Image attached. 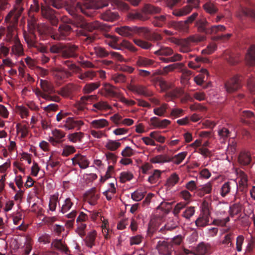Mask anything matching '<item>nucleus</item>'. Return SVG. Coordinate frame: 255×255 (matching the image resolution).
<instances>
[{
	"label": "nucleus",
	"instance_id": "f257e3e1",
	"mask_svg": "<svg viewBox=\"0 0 255 255\" xmlns=\"http://www.w3.org/2000/svg\"><path fill=\"white\" fill-rule=\"evenodd\" d=\"M23 9L22 6L18 4L5 16L4 21L8 24L7 26L5 37V40L6 42L11 43L14 41L15 39L17 40L19 39L16 32V28L18 18Z\"/></svg>",
	"mask_w": 255,
	"mask_h": 255
},
{
	"label": "nucleus",
	"instance_id": "f03ea898",
	"mask_svg": "<svg viewBox=\"0 0 255 255\" xmlns=\"http://www.w3.org/2000/svg\"><path fill=\"white\" fill-rule=\"evenodd\" d=\"M78 11H76L73 8V5L70 9L69 10V13L73 17L72 23L76 26L82 28L84 29L87 30L89 31H92L94 30H105L107 25L99 21H94L92 22H87L83 17L77 13Z\"/></svg>",
	"mask_w": 255,
	"mask_h": 255
},
{
	"label": "nucleus",
	"instance_id": "7ed1b4c3",
	"mask_svg": "<svg viewBox=\"0 0 255 255\" xmlns=\"http://www.w3.org/2000/svg\"><path fill=\"white\" fill-rule=\"evenodd\" d=\"M156 248L159 254L162 255H171L174 252L175 255H189L192 254L191 251L182 247L176 249L170 242L165 240L159 241Z\"/></svg>",
	"mask_w": 255,
	"mask_h": 255
},
{
	"label": "nucleus",
	"instance_id": "20e7f679",
	"mask_svg": "<svg viewBox=\"0 0 255 255\" xmlns=\"http://www.w3.org/2000/svg\"><path fill=\"white\" fill-rule=\"evenodd\" d=\"M198 31L206 34L214 35L225 30L226 27L223 25L210 26L205 18L197 20L195 24Z\"/></svg>",
	"mask_w": 255,
	"mask_h": 255
},
{
	"label": "nucleus",
	"instance_id": "39448f33",
	"mask_svg": "<svg viewBox=\"0 0 255 255\" xmlns=\"http://www.w3.org/2000/svg\"><path fill=\"white\" fill-rule=\"evenodd\" d=\"M116 31L123 36L129 38L132 37L134 34H137L140 36H146L148 33V28L145 27H137L136 26L131 27L124 26L117 28Z\"/></svg>",
	"mask_w": 255,
	"mask_h": 255
},
{
	"label": "nucleus",
	"instance_id": "423d86ee",
	"mask_svg": "<svg viewBox=\"0 0 255 255\" xmlns=\"http://www.w3.org/2000/svg\"><path fill=\"white\" fill-rule=\"evenodd\" d=\"M94 0H85L83 5L79 2L73 3V8L76 11H80L88 17H93L95 15Z\"/></svg>",
	"mask_w": 255,
	"mask_h": 255
},
{
	"label": "nucleus",
	"instance_id": "0eeeda50",
	"mask_svg": "<svg viewBox=\"0 0 255 255\" xmlns=\"http://www.w3.org/2000/svg\"><path fill=\"white\" fill-rule=\"evenodd\" d=\"M210 213L207 203L204 202L202 213L195 221V224L198 228L205 227L209 225Z\"/></svg>",
	"mask_w": 255,
	"mask_h": 255
},
{
	"label": "nucleus",
	"instance_id": "6e6552de",
	"mask_svg": "<svg viewBox=\"0 0 255 255\" xmlns=\"http://www.w3.org/2000/svg\"><path fill=\"white\" fill-rule=\"evenodd\" d=\"M204 39V37L203 36L192 35L183 39L179 44V51L182 53H189L192 51L190 47L191 43L200 42Z\"/></svg>",
	"mask_w": 255,
	"mask_h": 255
},
{
	"label": "nucleus",
	"instance_id": "1a4fd4ad",
	"mask_svg": "<svg viewBox=\"0 0 255 255\" xmlns=\"http://www.w3.org/2000/svg\"><path fill=\"white\" fill-rule=\"evenodd\" d=\"M100 93L106 97H114L119 99L122 94L118 88L109 83H105L100 90Z\"/></svg>",
	"mask_w": 255,
	"mask_h": 255
},
{
	"label": "nucleus",
	"instance_id": "9d476101",
	"mask_svg": "<svg viewBox=\"0 0 255 255\" xmlns=\"http://www.w3.org/2000/svg\"><path fill=\"white\" fill-rule=\"evenodd\" d=\"M62 57L64 58H76L79 55V47L71 43L64 44Z\"/></svg>",
	"mask_w": 255,
	"mask_h": 255
},
{
	"label": "nucleus",
	"instance_id": "9b49d317",
	"mask_svg": "<svg viewBox=\"0 0 255 255\" xmlns=\"http://www.w3.org/2000/svg\"><path fill=\"white\" fill-rule=\"evenodd\" d=\"M94 51L95 54L100 58L106 57L109 55L111 54L113 58H115L120 62H122L124 60L123 56L120 53L114 51H109L105 48L101 46L95 47L94 48Z\"/></svg>",
	"mask_w": 255,
	"mask_h": 255
},
{
	"label": "nucleus",
	"instance_id": "f8f14e48",
	"mask_svg": "<svg viewBox=\"0 0 255 255\" xmlns=\"http://www.w3.org/2000/svg\"><path fill=\"white\" fill-rule=\"evenodd\" d=\"M71 26L66 24L60 25L58 29L54 32L52 35V38L56 40H63L66 38V37L69 35L71 31Z\"/></svg>",
	"mask_w": 255,
	"mask_h": 255
},
{
	"label": "nucleus",
	"instance_id": "ddd939ff",
	"mask_svg": "<svg viewBox=\"0 0 255 255\" xmlns=\"http://www.w3.org/2000/svg\"><path fill=\"white\" fill-rule=\"evenodd\" d=\"M41 11L42 16L49 21L52 25H57L58 19L55 15V11L49 5H42Z\"/></svg>",
	"mask_w": 255,
	"mask_h": 255
},
{
	"label": "nucleus",
	"instance_id": "4468645a",
	"mask_svg": "<svg viewBox=\"0 0 255 255\" xmlns=\"http://www.w3.org/2000/svg\"><path fill=\"white\" fill-rule=\"evenodd\" d=\"M224 87L228 93H232L237 91L241 87L240 77L237 75L229 79L225 82Z\"/></svg>",
	"mask_w": 255,
	"mask_h": 255
},
{
	"label": "nucleus",
	"instance_id": "2eb2a0df",
	"mask_svg": "<svg viewBox=\"0 0 255 255\" xmlns=\"http://www.w3.org/2000/svg\"><path fill=\"white\" fill-rule=\"evenodd\" d=\"M23 37L27 46L29 48H32L37 46V37L34 30H29L28 32L24 31Z\"/></svg>",
	"mask_w": 255,
	"mask_h": 255
},
{
	"label": "nucleus",
	"instance_id": "dca6fc26",
	"mask_svg": "<svg viewBox=\"0 0 255 255\" xmlns=\"http://www.w3.org/2000/svg\"><path fill=\"white\" fill-rule=\"evenodd\" d=\"M100 4L101 8L108 6L109 4H111L112 6L117 5L119 8L123 10H128L129 7L127 3L119 0H101Z\"/></svg>",
	"mask_w": 255,
	"mask_h": 255
},
{
	"label": "nucleus",
	"instance_id": "f3484780",
	"mask_svg": "<svg viewBox=\"0 0 255 255\" xmlns=\"http://www.w3.org/2000/svg\"><path fill=\"white\" fill-rule=\"evenodd\" d=\"M64 123L62 127L67 130L73 129L78 128L79 129L83 125V122L81 120H75L73 118L68 117L63 121Z\"/></svg>",
	"mask_w": 255,
	"mask_h": 255
},
{
	"label": "nucleus",
	"instance_id": "a211bd4d",
	"mask_svg": "<svg viewBox=\"0 0 255 255\" xmlns=\"http://www.w3.org/2000/svg\"><path fill=\"white\" fill-rule=\"evenodd\" d=\"M130 90L133 93L146 97H151L153 95L152 91L141 85H132L130 87Z\"/></svg>",
	"mask_w": 255,
	"mask_h": 255
},
{
	"label": "nucleus",
	"instance_id": "6ab92c4d",
	"mask_svg": "<svg viewBox=\"0 0 255 255\" xmlns=\"http://www.w3.org/2000/svg\"><path fill=\"white\" fill-rule=\"evenodd\" d=\"M192 252V251H191ZM196 253L191 254L194 255H210L212 252V246L208 243H204L203 242L200 243L196 247ZM190 255V254H189Z\"/></svg>",
	"mask_w": 255,
	"mask_h": 255
},
{
	"label": "nucleus",
	"instance_id": "aec40b11",
	"mask_svg": "<svg viewBox=\"0 0 255 255\" xmlns=\"http://www.w3.org/2000/svg\"><path fill=\"white\" fill-rule=\"evenodd\" d=\"M100 17L104 21L114 22L118 20L120 16L118 12L108 9L101 13Z\"/></svg>",
	"mask_w": 255,
	"mask_h": 255
},
{
	"label": "nucleus",
	"instance_id": "412c9836",
	"mask_svg": "<svg viewBox=\"0 0 255 255\" xmlns=\"http://www.w3.org/2000/svg\"><path fill=\"white\" fill-rule=\"evenodd\" d=\"M71 160L73 165L78 164L82 169H86L89 166V161L85 156L81 154H76Z\"/></svg>",
	"mask_w": 255,
	"mask_h": 255
},
{
	"label": "nucleus",
	"instance_id": "4be33fe9",
	"mask_svg": "<svg viewBox=\"0 0 255 255\" xmlns=\"http://www.w3.org/2000/svg\"><path fill=\"white\" fill-rule=\"evenodd\" d=\"M154 61L141 56H138L135 59V65L137 67L148 68L151 66Z\"/></svg>",
	"mask_w": 255,
	"mask_h": 255
},
{
	"label": "nucleus",
	"instance_id": "5701e85b",
	"mask_svg": "<svg viewBox=\"0 0 255 255\" xmlns=\"http://www.w3.org/2000/svg\"><path fill=\"white\" fill-rule=\"evenodd\" d=\"M236 188V192L238 190L237 184L235 181H228L225 182L222 186L220 194L222 197H226L231 191L232 188Z\"/></svg>",
	"mask_w": 255,
	"mask_h": 255
},
{
	"label": "nucleus",
	"instance_id": "b1692460",
	"mask_svg": "<svg viewBox=\"0 0 255 255\" xmlns=\"http://www.w3.org/2000/svg\"><path fill=\"white\" fill-rule=\"evenodd\" d=\"M85 198L90 205L93 206L97 204L99 196L96 194V188H93L85 194Z\"/></svg>",
	"mask_w": 255,
	"mask_h": 255
},
{
	"label": "nucleus",
	"instance_id": "393cba45",
	"mask_svg": "<svg viewBox=\"0 0 255 255\" xmlns=\"http://www.w3.org/2000/svg\"><path fill=\"white\" fill-rule=\"evenodd\" d=\"M40 86L45 94H53L56 93L53 84L46 80H40Z\"/></svg>",
	"mask_w": 255,
	"mask_h": 255
},
{
	"label": "nucleus",
	"instance_id": "a878e982",
	"mask_svg": "<svg viewBox=\"0 0 255 255\" xmlns=\"http://www.w3.org/2000/svg\"><path fill=\"white\" fill-rule=\"evenodd\" d=\"M13 45L11 46V53L17 56H21L24 54L23 45L19 39H15L11 42Z\"/></svg>",
	"mask_w": 255,
	"mask_h": 255
},
{
	"label": "nucleus",
	"instance_id": "bb28decb",
	"mask_svg": "<svg viewBox=\"0 0 255 255\" xmlns=\"http://www.w3.org/2000/svg\"><path fill=\"white\" fill-rule=\"evenodd\" d=\"M224 58L230 64H235L239 61V55L230 51L225 52Z\"/></svg>",
	"mask_w": 255,
	"mask_h": 255
},
{
	"label": "nucleus",
	"instance_id": "cd10ccee",
	"mask_svg": "<svg viewBox=\"0 0 255 255\" xmlns=\"http://www.w3.org/2000/svg\"><path fill=\"white\" fill-rule=\"evenodd\" d=\"M246 61L247 63L250 65H255V45H252L250 46L246 55Z\"/></svg>",
	"mask_w": 255,
	"mask_h": 255
},
{
	"label": "nucleus",
	"instance_id": "c85d7f7f",
	"mask_svg": "<svg viewBox=\"0 0 255 255\" xmlns=\"http://www.w3.org/2000/svg\"><path fill=\"white\" fill-rule=\"evenodd\" d=\"M81 71H81H79V72H76V73H79L77 77L84 81L92 80L96 76V72L92 70H88L85 72H82Z\"/></svg>",
	"mask_w": 255,
	"mask_h": 255
},
{
	"label": "nucleus",
	"instance_id": "c756f323",
	"mask_svg": "<svg viewBox=\"0 0 255 255\" xmlns=\"http://www.w3.org/2000/svg\"><path fill=\"white\" fill-rule=\"evenodd\" d=\"M37 30L41 35L50 36L52 38V35L54 34L53 29L45 24L38 25Z\"/></svg>",
	"mask_w": 255,
	"mask_h": 255
},
{
	"label": "nucleus",
	"instance_id": "7c9ffc66",
	"mask_svg": "<svg viewBox=\"0 0 255 255\" xmlns=\"http://www.w3.org/2000/svg\"><path fill=\"white\" fill-rule=\"evenodd\" d=\"M142 11L145 14H153L160 13L161 8L151 4H145L143 7Z\"/></svg>",
	"mask_w": 255,
	"mask_h": 255
},
{
	"label": "nucleus",
	"instance_id": "2f4dec72",
	"mask_svg": "<svg viewBox=\"0 0 255 255\" xmlns=\"http://www.w3.org/2000/svg\"><path fill=\"white\" fill-rule=\"evenodd\" d=\"M173 50L170 47L161 46L160 48L154 52V54L159 56V58L163 56H168L173 54Z\"/></svg>",
	"mask_w": 255,
	"mask_h": 255
},
{
	"label": "nucleus",
	"instance_id": "473e14b6",
	"mask_svg": "<svg viewBox=\"0 0 255 255\" xmlns=\"http://www.w3.org/2000/svg\"><path fill=\"white\" fill-rule=\"evenodd\" d=\"M251 161V155L246 152H241L238 157V162L242 165H248Z\"/></svg>",
	"mask_w": 255,
	"mask_h": 255
},
{
	"label": "nucleus",
	"instance_id": "72a5a7b5",
	"mask_svg": "<svg viewBox=\"0 0 255 255\" xmlns=\"http://www.w3.org/2000/svg\"><path fill=\"white\" fill-rule=\"evenodd\" d=\"M231 134V132L226 127H220L218 128V135L219 137V139L222 142H225Z\"/></svg>",
	"mask_w": 255,
	"mask_h": 255
},
{
	"label": "nucleus",
	"instance_id": "f704fd0d",
	"mask_svg": "<svg viewBox=\"0 0 255 255\" xmlns=\"http://www.w3.org/2000/svg\"><path fill=\"white\" fill-rule=\"evenodd\" d=\"M133 42L135 45L144 50H149L152 47V44L151 43L141 39L133 38Z\"/></svg>",
	"mask_w": 255,
	"mask_h": 255
},
{
	"label": "nucleus",
	"instance_id": "c9c22d12",
	"mask_svg": "<svg viewBox=\"0 0 255 255\" xmlns=\"http://www.w3.org/2000/svg\"><path fill=\"white\" fill-rule=\"evenodd\" d=\"M127 17L128 20L131 21L135 20H145L146 19L145 16L141 13L136 11L129 12L127 14Z\"/></svg>",
	"mask_w": 255,
	"mask_h": 255
},
{
	"label": "nucleus",
	"instance_id": "e433bc0d",
	"mask_svg": "<svg viewBox=\"0 0 255 255\" xmlns=\"http://www.w3.org/2000/svg\"><path fill=\"white\" fill-rule=\"evenodd\" d=\"M150 162L153 163H163L171 161V157L166 155H158L150 159Z\"/></svg>",
	"mask_w": 255,
	"mask_h": 255
},
{
	"label": "nucleus",
	"instance_id": "4c0bfd02",
	"mask_svg": "<svg viewBox=\"0 0 255 255\" xmlns=\"http://www.w3.org/2000/svg\"><path fill=\"white\" fill-rule=\"evenodd\" d=\"M167 15H161L154 17L152 23L156 27H162L166 22Z\"/></svg>",
	"mask_w": 255,
	"mask_h": 255
},
{
	"label": "nucleus",
	"instance_id": "58836bf2",
	"mask_svg": "<svg viewBox=\"0 0 255 255\" xmlns=\"http://www.w3.org/2000/svg\"><path fill=\"white\" fill-rule=\"evenodd\" d=\"M97 236L96 231L93 230L90 232L86 239L85 242L86 246L91 249L95 245V241Z\"/></svg>",
	"mask_w": 255,
	"mask_h": 255
},
{
	"label": "nucleus",
	"instance_id": "ea45409f",
	"mask_svg": "<svg viewBox=\"0 0 255 255\" xmlns=\"http://www.w3.org/2000/svg\"><path fill=\"white\" fill-rule=\"evenodd\" d=\"M193 9L190 5L187 4L179 10H174L172 14L177 16H182L189 14Z\"/></svg>",
	"mask_w": 255,
	"mask_h": 255
},
{
	"label": "nucleus",
	"instance_id": "a19ab883",
	"mask_svg": "<svg viewBox=\"0 0 255 255\" xmlns=\"http://www.w3.org/2000/svg\"><path fill=\"white\" fill-rule=\"evenodd\" d=\"M16 129L17 132H20V137L24 138L26 137L28 134V127L26 125H22L18 123L16 125Z\"/></svg>",
	"mask_w": 255,
	"mask_h": 255
},
{
	"label": "nucleus",
	"instance_id": "79ce46f5",
	"mask_svg": "<svg viewBox=\"0 0 255 255\" xmlns=\"http://www.w3.org/2000/svg\"><path fill=\"white\" fill-rule=\"evenodd\" d=\"M87 228V225L83 222H76V228L75 232L79 235V236L83 238L86 235L85 230Z\"/></svg>",
	"mask_w": 255,
	"mask_h": 255
},
{
	"label": "nucleus",
	"instance_id": "37998d69",
	"mask_svg": "<svg viewBox=\"0 0 255 255\" xmlns=\"http://www.w3.org/2000/svg\"><path fill=\"white\" fill-rule=\"evenodd\" d=\"M177 226V223L173 220H171L160 229V231L163 234H165L166 231H171L175 229Z\"/></svg>",
	"mask_w": 255,
	"mask_h": 255
},
{
	"label": "nucleus",
	"instance_id": "c03bdc74",
	"mask_svg": "<svg viewBox=\"0 0 255 255\" xmlns=\"http://www.w3.org/2000/svg\"><path fill=\"white\" fill-rule=\"evenodd\" d=\"M90 124L93 128H102L108 125V122L105 119H100L93 121Z\"/></svg>",
	"mask_w": 255,
	"mask_h": 255
},
{
	"label": "nucleus",
	"instance_id": "a18cd8bd",
	"mask_svg": "<svg viewBox=\"0 0 255 255\" xmlns=\"http://www.w3.org/2000/svg\"><path fill=\"white\" fill-rule=\"evenodd\" d=\"M100 86V82L87 83L83 87V91L85 93L89 94L98 89Z\"/></svg>",
	"mask_w": 255,
	"mask_h": 255
},
{
	"label": "nucleus",
	"instance_id": "49530a36",
	"mask_svg": "<svg viewBox=\"0 0 255 255\" xmlns=\"http://www.w3.org/2000/svg\"><path fill=\"white\" fill-rule=\"evenodd\" d=\"M242 209V205L239 203L234 204L231 206L229 210V213L231 217H233L235 215L239 214Z\"/></svg>",
	"mask_w": 255,
	"mask_h": 255
},
{
	"label": "nucleus",
	"instance_id": "de8ad7c7",
	"mask_svg": "<svg viewBox=\"0 0 255 255\" xmlns=\"http://www.w3.org/2000/svg\"><path fill=\"white\" fill-rule=\"evenodd\" d=\"M203 8L207 12L211 14L215 13L218 10L217 7L211 1H207L204 4Z\"/></svg>",
	"mask_w": 255,
	"mask_h": 255
},
{
	"label": "nucleus",
	"instance_id": "09e8293b",
	"mask_svg": "<svg viewBox=\"0 0 255 255\" xmlns=\"http://www.w3.org/2000/svg\"><path fill=\"white\" fill-rule=\"evenodd\" d=\"M84 137V133L82 132H74L68 135V139L72 142H81Z\"/></svg>",
	"mask_w": 255,
	"mask_h": 255
},
{
	"label": "nucleus",
	"instance_id": "8fccbe9b",
	"mask_svg": "<svg viewBox=\"0 0 255 255\" xmlns=\"http://www.w3.org/2000/svg\"><path fill=\"white\" fill-rule=\"evenodd\" d=\"M187 154V152H180L171 158V161L176 164H180Z\"/></svg>",
	"mask_w": 255,
	"mask_h": 255
},
{
	"label": "nucleus",
	"instance_id": "3c124183",
	"mask_svg": "<svg viewBox=\"0 0 255 255\" xmlns=\"http://www.w3.org/2000/svg\"><path fill=\"white\" fill-rule=\"evenodd\" d=\"M182 56L181 54L176 53L173 56L168 58H165L164 57H160L159 59L165 63H169L180 61L182 59Z\"/></svg>",
	"mask_w": 255,
	"mask_h": 255
},
{
	"label": "nucleus",
	"instance_id": "603ef678",
	"mask_svg": "<svg viewBox=\"0 0 255 255\" xmlns=\"http://www.w3.org/2000/svg\"><path fill=\"white\" fill-rule=\"evenodd\" d=\"M234 235L233 232H230L228 233L224 237V239L221 242L222 244L223 245L229 246V247H233L234 245L232 241L234 239Z\"/></svg>",
	"mask_w": 255,
	"mask_h": 255
},
{
	"label": "nucleus",
	"instance_id": "864d4df0",
	"mask_svg": "<svg viewBox=\"0 0 255 255\" xmlns=\"http://www.w3.org/2000/svg\"><path fill=\"white\" fill-rule=\"evenodd\" d=\"M179 179L178 175L176 173H173L167 179L166 185L168 187H172L178 182Z\"/></svg>",
	"mask_w": 255,
	"mask_h": 255
},
{
	"label": "nucleus",
	"instance_id": "5fc2aeb1",
	"mask_svg": "<svg viewBox=\"0 0 255 255\" xmlns=\"http://www.w3.org/2000/svg\"><path fill=\"white\" fill-rule=\"evenodd\" d=\"M161 175V171L159 170L155 169L153 173L148 178V181L151 184L155 183Z\"/></svg>",
	"mask_w": 255,
	"mask_h": 255
},
{
	"label": "nucleus",
	"instance_id": "6e6d98bb",
	"mask_svg": "<svg viewBox=\"0 0 255 255\" xmlns=\"http://www.w3.org/2000/svg\"><path fill=\"white\" fill-rule=\"evenodd\" d=\"M93 98V96H83L80 99L79 102V105L78 109L80 111L84 110L85 106L87 105L88 101L89 100H92Z\"/></svg>",
	"mask_w": 255,
	"mask_h": 255
},
{
	"label": "nucleus",
	"instance_id": "4d7b16f0",
	"mask_svg": "<svg viewBox=\"0 0 255 255\" xmlns=\"http://www.w3.org/2000/svg\"><path fill=\"white\" fill-rule=\"evenodd\" d=\"M142 37L146 39L151 40V41H159L162 39V36H161L160 34L156 33H151L148 29V33L147 34L146 36H142Z\"/></svg>",
	"mask_w": 255,
	"mask_h": 255
},
{
	"label": "nucleus",
	"instance_id": "13d9d810",
	"mask_svg": "<svg viewBox=\"0 0 255 255\" xmlns=\"http://www.w3.org/2000/svg\"><path fill=\"white\" fill-rule=\"evenodd\" d=\"M167 108V104H162L160 107L154 108L153 110V113L157 116L162 117L166 112Z\"/></svg>",
	"mask_w": 255,
	"mask_h": 255
},
{
	"label": "nucleus",
	"instance_id": "bf43d9fd",
	"mask_svg": "<svg viewBox=\"0 0 255 255\" xmlns=\"http://www.w3.org/2000/svg\"><path fill=\"white\" fill-rule=\"evenodd\" d=\"M195 60L196 61V63H194L193 61H190L188 63V66L190 68H193V69H197V68L199 67V63L200 62H205L207 59L200 57H196Z\"/></svg>",
	"mask_w": 255,
	"mask_h": 255
},
{
	"label": "nucleus",
	"instance_id": "052dcab7",
	"mask_svg": "<svg viewBox=\"0 0 255 255\" xmlns=\"http://www.w3.org/2000/svg\"><path fill=\"white\" fill-rule=\"evenodd\" d=\"M73 205V203L71 202L70 198H66L64 201V204L62 206L61 212L63 214L66 213L71 209Z\"/></svg>",
	"mask_w": 255,
	"mask_h": 255
},
{
	"label": "nucleus",
	"instance_id": "680f3d73",
	"mask_svg": "<svg viewBox=\"0 0 255 255\" xmlns=\"http://www.w3.org/2000/svg\"><path fill=\"white\" fill-rule=\"evenodd\" d=\"M58 194H56L51 196L50 198L49 207V209L52 211H54L56 209L57 206V202L58 201Z\"/></svg>",
	"mask_w": 255,
	"mask_h": 255
},
{
	"label": "nucleus",
	"instance_id": "e2e57ef3",
	"mask_svg": "<svg viewBox=\"0 0 255 255\" xmlns=\"http://www.w3.org/2000/svg\"><path fill=\"white\" fill-rule=\"evenodd\" d=\"M16 109L22 119L26 118L29 116L28 110L26 107L22 106H17Z\"/></svg>",
	"mask_w": 255,
	"mask_h": 255
},
{
	"label": "nucleus",
	"instance_id": "0e129e2a",
	"mask_svg": "<svg viewBox=\"0 0 255 255\" xmlns=\"http://www.w3.org/2000/svg\"><path fill=\"white\" fill-rule=\"evenodd\" d=\"M133 177V174L129 172H123L120 174V181L122 183H125L130 181Z\"/></svg>",
	"mask_w": 255,
	"mask_h": 255
},
{
	"label": "nucleus",
	"instance_id": "69168bd1",
	"mask_svg": "<svg viewBox=\"0 0 255 255\" xmlns=\"http://www.w3.org/2000/svg\"><path fill=\"white\" fill-rule=\"evenodd\" d=\"M93 107L99 110H105L110 109L111 106L108 103L104 101H100L93 105Z\"/></svg>",
	"mask_w": 255,
	"mask_h": 255
},
{
	"label": "nucleus",
	"instance_id": "338daca9",
	"mask_svg": "<svg viewBox=\"0 0 255 255\" xmlns=\"http://www.w3.org/2000/svg\"><path fill=\"white\" fill-rule=\"evenodd\" d=\"M76 151L75 147L72 145H65L64 146L62 155L67 157Z\"/></svg>",
	"mask_w": 255,
	"mask_h": 255
},
{
	"label": "nucleus",
	"instance_id": "774afa93",
	"mask_svg": "<svg viewBox=\"0 0 255 255\" xmlns=\"http://www.w3.org/2000/svg\"><path fill=\"white\" fill-rule=\"evenodd\" d=\"M121 46L131 52H134L137 51V49L131 43L127 40H123L121 43Z\"/></svg>",
	"mask_w": 255,
	"mask_h": 255
}]
</instances>
